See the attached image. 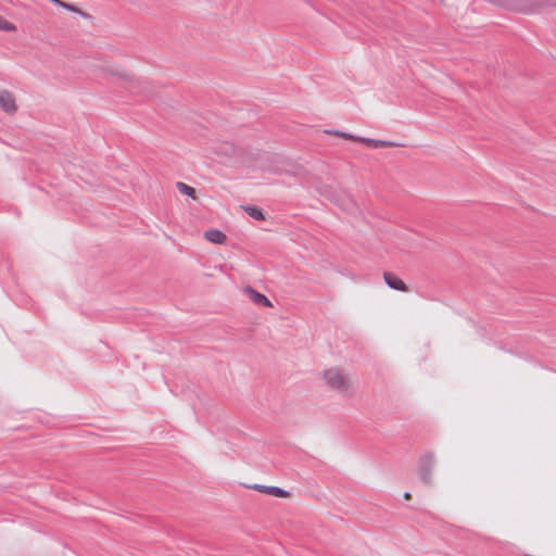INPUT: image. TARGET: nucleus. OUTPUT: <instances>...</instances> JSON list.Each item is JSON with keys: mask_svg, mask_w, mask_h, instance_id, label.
<instances>
[{"mask_svg": "<svg viewBox=\"0 0 556 556\" xmlns=\"http://www.w3.org/2000/svg\"><path fill=\"white\" fill-rule=\"evenodd\" d=\"M435 465L434 454L427 452L419 457L418 471L421 482L429 485L432 481V470Z\"/></svg>", "mask_w": 556, "mask_h": 556, "instance_id": "1", "label": "nucleus"}, {"mask_svg": "<svg viewBox=\"0 0 556 556\" xmlns=\"http://www.w3.org/2000/svg\"><path fill=\"white\" fill-rule=\"evenodd\" d=\"M324 379L332 389L346 391L349 389L348 381L343 374L337 368H330L324 371Z\"/></svg>", "mask_w": 556, "mask_h": 556, "instance_id": "2", "label": "nucleus"}, {"mask_svg": "<svg viewBox=\"0 0 556 556\" xmlns=\"http://www.w3.org/2000/svg\"><path fill=\"white\" fill-rule=\"evenodd\" d=\"M0 108L9 115H13L17 111L15 97L11 91L7 89L0 90Z\"/></svg>", "mask_w": 556, "mask_h": 556, "instance_id": "3", "label": "nucleus"}, {"mask_svg": "<svg viewBox=\"0 0 556 556\" xmlns=\"http://www.w3.org/2000/svg\"><path fill=\"white\" fill-rule=\"evenodd\" d=\"M243 292L255 305L263 306V307H271L273 306L271 302L265 294L258 292L251 286L244 287Z\"/></svg>", "mask_w": 556, "mask_h": 556, "instance_id": "4", "label": "nucleus"}, {"mask_svg": "<svg viewBox=\"0 0 556 556\" xmlns=\"http://www.w3.org/2000/svg\"><path fill=\"white\" fill-rule=\"evenodd\" d=\"M249 488L274 497L286 498L290 496L289 491L275 485L253 484L250 485Z\"/></svg>", "mask_w": 556, "mask_h": 556, "instance_id": "5", "label": "nucleus"}, {"mask_svg": "<svg viewBox=\"0 0 556 556\" xmlns=\"http://www.w3.org/2000/svg\"><path fill=\"white\" fill-rule=\"evenodd\" d=\"M383 279L390 289H393L396 291H403V292L407 291V287H406L405 282L400 277H397L395 274H393L391 271H384Z\"/></svg>", "mask_w": 556, "mask_h": 556, "instance_id": "6", "label": "nucleus"}, {"mask_svg": "<svg viewBox=\"0 0 556 556\" xmlns=\"http://www.w3.org/2000/svg\"><path fill=\"white\" fill-rule=\"evenodd\" d=\"M356 141L365 143L366 146L374 148V149L399 146L394 141L371 139V138H366V137L356 138Z\"/></svg>", "mask_w": 556, "mask_h": 556, "instance_id": "7", "label": "nucleus"}, {"mask_svg": "<svg viewBox=\"0 0 556 556\" xmlns=\"http://www.w3.org/2000/svg\"><path fill=\"white\" fill-rule=\"evenodd\" d=\"M204 238L215 244H224L227 240V236L217 228L207 229L204 232Z\"/></svg>", "mask_w": 556, "mask_h": 556, "instance_id": "8", "label": "nucleus"}, {"mask_svg": "<svg viewBox=\"0 0 556 556\" xmlns=\"http://www.w3.org/2000/svg\"><path fill=\"white\" fill-rule=\"evenodd\" d=\"M50 1L58 7L64 8L67 11L79 14L80 16H83L86 20L91 18V15L89 13L80 10L78 7H76L72 3L65 2L63 0H50Z\"/></svg>", "mask_w": 556, "mask_h": 556, "instance_id": "9", "label": "nucleus"}, {"mask_svg": "<svg viewBox=\"0 0 556 556\" xmlns=\"http://www.w3.org/2000/svg\"><path fill=\"white\" fill-rule=\"evenodd\" d=\"M243 211L252 218L256 220H265L266 219V213L264 210L257 205L249 204L242 206Z\"/></svg>", "mask_w": 556, "mask_h": 556, "instance_id": "10", "label": "nucleus"}, {"mask_svg": "<svg viewBox=\"0 0 556 556\" xmlns=\"http://www.w3.org/2000/svg\"><path fill=\"white\" fill-rule=\"evenodd\" d=\"M176 188L184 195H187V197H189V198H191L193 200L197 198L195 189L193 187L182 182V181H177L176 182Z\"/></svg>", "mask_w": 556, "mask_h": 556, "instance_id": "11", "label": "nucleus"}, {"mask_svg": "<svg viewBox=\"0 0 556 556\" xmlns=\"http://www.w3.org/2000/svg\"><path fill=\"white\" fill-rule=\"evenodd\" d=\"M0 30L2 31H15L16 30V26L7 21L2 15H0Z\"/></svg>", "mask_w": 556, "mask_h": 556, "instance_id": "12", "label": "nucleus"}, {"mask_svg": "<svg viewBox=\"0 0 556 556\" xmlns=\"http://www.w3.org/2000/svg\"><path fill=\"white\" fill-rule=\"evenodd\" d=\"M326 132L330 134V135H334V136L341 137V138H344V139H352V140H355V141H356V138H357L356 136H354L352 134L344 132V131H341V130H327Z\"/></svg>", "mask_w": 556, "mask_h": 556, "instance_id": "13", "label": "nucleus"}, {"mask_svg": "<svg viewBox=\"0 0 556 556\" xmlns=\"http://www.w3.org/2000/svg\"><path fill=\"white\" fill-rule=\"evenodd\" d=\"M403 497H404L405 500H409V498L412 497V495H410V493H409V492H405V493L403 494Z\"/></svg>", "mask_w": 556, "mask_h": 556, "instance_id": "14", "label": "nucleus"}]
</instances>
